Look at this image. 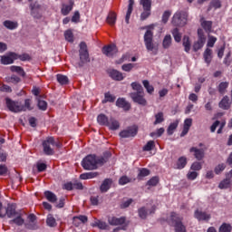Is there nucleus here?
<instances>
[{"label":"nucleus","instance_id":"nucleus-1","mask_svg":"<svg viewBox=\"0 0 232 232\" xmlns=\"http://www.w3.org/2000/svg\"><path fill=\"white\" fill-rule=\"evenodd\" d=\"M130 86L134 91V92L130 93V97L133 102L140 104V106H147L148 101L145 98L144 88H142V85L137 82H134L130 84Z\"/></svg>","mask_w":232,"mask_h":232},{"label":"nucleus","instance_id":"nucleus-2","mask_svg":"<svg viewBox=\"0 0 232 232\" xmlns=\"http://www.w3.org/2000/svg\"><path fill=\"white\" fill-rule=\"evenodd\" d=\"M106 159L104 157L95 156L94 154H90L85 157L82 161V166L83 169L86 170H93L97 169L99 166H102L105 164Z\"/></svg>","mask_w":232,"mask_h":232},{"label":"nucleus","instance_id":"nucleus-3","mask_svg":"<svg viewBox=\"0 0 232 232\" xmlns=\"http://www.w3.org/2000/svg\"><path fill=\"white\" fill-rule=\"evenodd\" d=\"M42 146L45 155H53L55 153V148L59 150V148L63 147V143L55 140V138L49 136L42 142Z\"/></svg>","mask_w":232,"mask_h":232},{"label":"nucleus","instance_id":"nucleus-4","mask_svg":"<svg viewBox=\"0 0 232 232\" xmlns=\"http://www.w3.org/2000/svg\"><path fill=\"white\" fill-rule=\"evenodd\" d=\"M184 218L179 216L177 212H171L169 218V224L174 227L175 232H187L186 225H184Z\"/></svg>","mask_w":232,"mask_h":232},{"label":"nucleus","instance_id":"nucleus-5","mask_svg":"<svg viewBox=\"0 0 232 232\" xmlns=\"http://www.w3.org/2000/svg\"><path fill=\"white\" fill-rule=\"evenodd\" d=\"M79 55L80 63L78 64L80 67H82L87 63H90V53H88V45H86V43L84 42H82L80 44Z\"/></svg>","mask_w":232,"mask_h":232},{"label":"nucleus","instance_id":"nucleus-6","mask_svg":"<svg viewBox=\"0 0 232 232\" xmlns=\"http://www.w3.org/2000/svg\"><path fill=\"white\" fill-rule=\"evenodd\" d=\"M187 23L188 14L182 11H177L171 19V24L173 26H185Z\"/></svg>","mask_w":232,"mask_h":232},{"label":"nucleus","instance_id":"nucleus-7","mask_svg":"<svg viewBox=\"0 0 232 232\" xmlns=\"http://www.w3.org/2000/svg\"><path fill=\"white\" fill-rule=\"evenodd\" d=\"M7 215L8 218H14V217H17L19 213L15 210V205H8L7 208L3 207V203H0V218H4V217Z\"/></svg>","mask_w":232,"mask_h":232},{"label":"nucleus","instance_id":"nucleus-8","mask_svg":"<svg viewBox=\"0 0 232 232\" xmlns=\"http://www.w3.org/2000/svg\"><path fill=\"white\" fill-rule=\"evenodd\" d=\"M144 34V43L148 52H153L155 50V44H153V25H150Z\"/></svg>","mask_w":232,"mask_h":232},{"label":"nucleus","instance_id":"nucleus-9","mask_svg":"<svg viewBox=\"0 0 232 232\" xmlns=\"http://www.w3.org/2000/svg\"><path fill=\"white\" fill-rule=\"evenodd\" d=\"M5 104L8 108L9 111H12L13 113H19L23 111V104L19 102H15L10 98H5Z\"/></svg>","mask_w":232,"mask_h":232},{"label":"nucleus","instance_id":"nucleus-10","mask_svg":"<svg viewBox=\"0 0 232 232\" xmlns=\"http://www.w3.org/2000/svg\"><path fill=\"white\" fill-rule=\"evenodd\" d=\"M204 44H206V34H204V30L198 29V41L193 44L194 52H198V50L204 48Z\"/></svg>","mask_w":232,"mask_h":232},{"label":"nucleus","instance_id":"nucleus-11","mask_svg":"<svg viewBox=\"0 0 232 232\" xmlns=\"http://www.w3.org/2000/svg\"><path fill=\"white\" fill-rule=\"evenodd\" d=\"M139 131L136 126L129 127L126 130H123L120 132V137L121 139H128L130 137H135Z\"/></svg>","mask_w":232,"mask_h":232},{"label":"nucleus","instance_id":"nucleus-12","mask_svg":"<svg viewBox=\"0 0 232 232\" xmlns=\"http://www.w3.org/2000/svg\"><path fill=\"white\" fill-rule=\"evenodd\" d=\"M110 226H128L126 224V217L117 218L115 216L108 217Z\"/></svg>","mask_w":232,"mask_h":232},{"label":"nucleus","instance_id":"nucleus-13","mask_svg":"<svg viewBox=\"0 0 232 232\" xmlns=\"http://www.w3.org/2000/svg\"><path fill=\"white\" fill-rule=\"evenodd\" d=\"M31 8V15L34 17V19H41L43 17V13L41 12V5L39 3L34 2L30 4Z\"/></svg>","mask_w":232,"mask_h":232},{"label":"nucleus","instance_id":"nucleus-14","mask_svg":"<svg viewBox=\"0 0 232 232\" xmlns=\"http://www.w3.org/2000/svg\"><path fill=\"white\" fill-rule=\"evenodd\" d=\"M14 61H17V53H9L7 55L1 56L2 64H14Z\"/></svg>","mask_w":232,"mask_h":232},{"label":"nucleus","instance_id":"nucleus-15","mask_svg":"<svg viewBox=\"0 0 232 232\" xmlns=\"http://www.w3.org/2000/svg\"><path fill=\"white\" fill-rule=\"evenodd\" d=\"M205 151H206V149H198L197 147H192L189 150V152L193 153L197 160H202V159H204Z\"/></svg>","mask_w":232,"mask_h":232},{"label":"nucleus","instance_id":"nucleus-16","mask_svg":"<svg viewBox=\"0 0 232 232\" xmlns=\"http://www.w3.org/2000/svg\"><path fill=\"white\" fill-rule=\"evenodd\" d=\"M201 27L207 32L208 34H211V30L213 29V22L212 21H207L202 16L199 20Z\"/></svg>","mask_w":232,"mask_h":232},{"label":"nucleus","instance_id":"nucleus-17","mask_svg":"<svg viewBox=\"0 0 232 232\" xmlns=\"http://www.w3.org/2000/svg\"><path fill=\"white\" fill-rule=\"evenodd\" d=\"M116 52H117V46L113 44L107 45L102 48V53H104V55H106L107 57H113Z\"/></svg>","mask_w":232,"mask_h":232},{"label":"nucleus","instance_id":"nucleus-18","mask_svg":"<svg viewBox=\"0 0 232 232\" xmlns=\"http://www.w3.org/2000/svg\"><path fill=\"white\" fill-rule=\"evenodd\" d=\"M116 106H118V108H122L125 111H128L131 108V104H130L124 98H119L116 101Z\"/></svg>","mask_w":232,"mask_h":232},{"label":"nucleus","instance_id":"nucleus-19","mask_svg":"<svg viewBox=\"0 0 232 232\" xmlns=\"http://www.w3.org/2000/svg\"><path fill=\"white\" fill-rule=\"evenodd\" d=\"M73 0H70L69 5L63 4L61 9L62 15H68L73 10Z\"/></svg>","mask_w":232,"mask_h":232},{"label":"nucleus","instance_id":"nucleus-20","mask_svg":"<svg viewBox=\"0 0 232 232\" xmlns=\"http://www.w3.org/2000/svg\"><path fill=\"white\" fill-rule=\"evenodd\" d=\"M192 124H193V120L191 118L186 119L184 121L183 130L180 134V137H185V135H188L189 131V128H191Z\"/></svg>","mask_w":232,"mask_h":232},{"label":"nucleus","instance_id":"nucleus-21","mask_svg":"<svg viewBox=\"0 0 232 232\" xmlns=\"http://www.w3.org/2000/svg\"><path fill=\"white\" fill-rule=\"evenodd\" d=\"M109 75L113 81H124V74L115 69L111 70Z\"/></svg>","mask_w":232,"mask_h":232},{"label":"nucleus","instance_id":"nucleus-22","mask_svg":"<svg viewBox=\"0 0 232 232\" xmlns=\"http://www.w3.org/2000/svg\"><path fill=\"white\" fill-rule=\"evenodd\" d=\"M86 222H88V217L86 216L80 215L72 218V224L76 226V227H79L81 224H86Z\"/></svg>","mask_w":232,"mask_h":232},{"label":"nucleus","instance_id":"nucleus-23","mask_svg":"<svg viewBox=\"0 0 232 232\" xmlns=\"http://www.w3.org/2000/svg\"><path fill=\"white\" fill-rule=\"evenodd\" d=\"M111 184H113L111 179H105L100 187V191L106 193L111 188Z\"/></svg>","mask_w":232,"mask_h":232},{"label":"nucleus","instance_id":"nucleus-24","mask_svg":"<svg viewBox=\"0 0 232 232\" xmlns=\"http://www.w3.org/2000/svg\"><path fill=\"white\" fill-rule=\"evenodd\" d=\"M106 126L109 130L115 131L121 128V123H119V121L115 120V118H110Z\"/></svg>","mask_w":232,"mask_h":232},{"label":"nucleus","instance_id":"nucleus-25","mask_svg":"<svg viewBox=\"0 0 232 232\" xmlns=\"http://www.w3.org/2000/svg\"><path fill=\"white\" fill-rule=\"evenodd\" d=\"M194 217L198 220H209V218H211V215L208 214L207 212L200 211L198 209L195 211Z\"/></svg>","mask_w":232,"mask_h":232},{"label":"nucleus","instance_id":"nucleus-26","mask_svg":"<svg viewBox=\"0 0 232 232\" xmlns=\"http://www.w3.org/2000/svg\"><path fill=\"white\" fill-rule=\"evenodd\" d=\"M218 106L221 108V110H229V108H231V102H229V97L224 96L219 102Z\"/></svg>","mask_w":232,"mask_h":232},{"label":"nucleus","instance_id":"nucleus-27","mask_svg":"<svg viewBox=\"0 0 232 232\" xmlns=\"http://www.w3.org/2000/svg\"><path fill=\"white\" fill-rule=\"evenodd\" d=\"M229 88V82H221L218 87L217 90L220 95H225L227 93V89Z\"/></svg>","mask_w":232,"mask_h":232},{"label":"nucleus","instance_id":"nucleus-28","mask_svg":"<svg viewBox=\"0 0 232 232\" xmlns=\"http://www.w3.org/2000/svg\"><path fill=\"white\" fill-rule=\"evenodd\" d=\"M106 21L110 26H115V23H117V13L111 11L107 16Z\"/></svg>","mask_w":232,"mask_h":232},{"label":"nucleus","instance_id":"nucleus-29","mask_svg":"<svg viewBox=\"0 0 232 232\" xmlns=\"http://www.w3.org/2000/svg\"><path fill=\"white\" fill-rule=\"evenodd\" d=\"M182 44L184 47V51L187 53H189V51L191 50V40L189 39V36L185 35L182 40Z\"/></svg>","mask_w":232,"mask_h":232},{"label":"nucleus","instance_id":"nucleus-30","mask_svg":"<svg viewBox=\"0 0 232 232\" xmlns=\"http://www.w3.org/2000/svg\"><path fill=\"white\" fill-rule=\"evenodd\" d=\"M133 5H135V1L129 0L128 10H127V14L125 16V21H126L127 24L130 23V17H131V12H133Z\"/></svg>","mask_w":232,"mask_h":232},{"label":"nucleus","instance_id":"nucleus-31","mask_svg":"<svg viewBox=\"0 0 232 232\" xmlns=\"http://www.w3.org/2000/svg\"><path fill=\"white\" fill-rule=\"evenodd\" d=\"M203 57L205 59V63H207V64H210L213 59V51L209 48H207L204 52Z\"/></svg>","mask_w":232,"mask_h":232},{"label":"nucleus","instance_id":"nucleus-32","mask_svg":"<svg viewBox=\"0 0 232 232\" xmlns=\"http://www.w3.org/2000/svg\"><path fill=\"white\" fill-rule=\"evenodd\" d=\"M110 119L105 114H99L97 117V122L100 126H107Z\"/></svg>","mask_w":232,"mask_h":232},{"label":"nucleus","instance_id":"nucleus-33","mask_svg":"<svg viewBox=\"0 0 232 232\" xmlns=\"http://www.w3.org/2000/svg\"><path fill=\"white\" fill-rule=\"evenodd\" d=\"M95 177H99V172H86L80 175V179L82 180H88L90 179H95Z\"/></svg>","mask_w":232,"mask_h":232},{"label":"nucleus","instance_id":"nucleus-34","mask_svg":"<svg viewBox=\"0 0 232 232\" xmlns=\"http://www.w3.org/2000/svg\"><path fill=\"white\" fill-rule=\"evenodd\" d=\"M154 119H155V121L153 122L154 126H157V124H162V122H164V121H165L164 112L160 111V112L156 113L154 115Z\"/></svg>","mask_w":232,"mask_h":232},{"label":"nucleus","instance_id":"nucleus-35","mask_svg":"<svg viewBox=\"0 0 232 232\" xmlns=\"http://www.w3.org/2000/svg\"><path fill=\"white\" fill-rule=\"evenodd\" d=\"M142 84L147 91V93H149L150 95H153V92H155V88L153 87V85L150 84V82L148 80H143Z\"/></svg>","mask_w":232,"mask_h":232},{"label":"nucleus","instance_id":"nucleus-36","mask_svg":"<svg viewBox=\"0 0 232 232\" xmlns=\"http://www.w3.org/2000/svg\"><path fill=\"white\" fill-rule=\"evenodd\" d=\"M4 26H5V28H7V30H15V28H17V26H19V24H17V22H12L10 20H5L4 22Z\"/></svg>","mask_w":232,"mask_h":232},{"label":"nucleus","instance_id":"nucleus-37","mask_svg":"<svg viewBox=\"0 0 232 232\" xmlns=\"http://www.w3.org/2000/svg\"><path fill=\"white\" fill-rule=\"evenodd\" d=\"M92 227H99V229H108V224H106L104 221L95 219V221L92 223Z\"/></svg>","mask_w":232,"mask_h":232},{"label":"nucleus","instance_id":"nucleus-38","mask_svg":"<svg viewBox=\"0 0 232 232\" xmlns=\"http://www.w3.org/2000/svg\"><path fill=\"white\" fill-rule=\"evenodd\" d=\"M44 197L49 202H52L53 204L57 202V196H55V194H53L52 191H45Z\"/></svg>","mask_w":232,"mask_h":232},{"label":"nucleus","instance_id":"nucleus-39","mask_svg":"<svg viewBox=\"0 0 232 232\" xmlns=\"http://www.w3.org/2000/svg\"><path fill=\"white\" fill-rule=\"evenodd\" d=\"M229 186H231V178H227L219 183L218 188L219 189H227Z\"/></svg>","mask_w":232,"mask_h":232},{"label":"nucleus","instance_id":"nucleus-40","mask_svg":"<svg viewBox=\"0 0 232 232\" xmlns=\"http://www.w3.org/2000/svg\"><path fill=\"white\" fill-rule=\"evenodd\" d=\"M11 72L18 73L19 75H22V77H24L26 73L24 72V69L21 66L13 65L10 67Z\"/></svg>","mask_w":232,"mask_h":232},{"label":"nucleus","instance_id":"nucleus-41","mask_svg":"<svg viewBox=\"0 0 232 232\" xmlns=\"http://www.w3.org/2000/svg\"><path fill=\"white\" fill-rule=\"evenodd\" d=\"M186 164H188V159H186V157H180L177 162V169H184V168H186Z\"/></svg>","mask_w":232,"mask_h":232},{"label":"nucleus","instance_id":"nucleus-42","mask_svg":"<svg viewBox=\"0 0 232 232\" xmlns=\"http://www.w3.org/2000/svg\"><path fill=\"white\" fill-rule=\"evenodd\" d=\"M177 128H179V121H176L170 123L167 130L168 135H173V133H175V130H177Z\"/></svg>","mask_w":232,"mask_h":232},{"label":"nucleus","instance_id":"nucleus-43","mask_svg":"<svg viewBox=\"0 0 232 232\" xmlns=\"http://www.w3.org/2000/svg\"><path fill=\"white\" fill-rule=\"evenodd\" d=\"M139 171H140L139 174H138L139 180H141V179H144V177L150 176V174L151 173L150 171V169H148L146 168L140 169Z\"/></svg>","mask_w":232,"mask_h":232},{"label":"nucleus","instance_id":"nucleus-44","mask_svg":"<svg viewBox=\"0 0 232 232\" xmlns=\"http://www.w3.org/2000/svg\"><path fill=\"white\" fill-rule=\"evenodd\" d=\"M171 41H172V39H171L170 34L165 35L163 42H162L163 48H165V49L169 48L171 46Z\"/></svg>","mask_w":232,"mask_h":232},{"label":"nucleus","instance_id":"nucleus-45","mask_svg":"<svg viewBox=\"0 0 232 232\" xmlns=\"http://www.w3.org/2000/svg\"><path fill=\"white\" fill-rule=\"evenodd\" d=\"M56 79H57V82L62 85L68 84L69 82L68 76L66 75L57 74Z\"/></svg>","mask_w":232,"mask_h":232},{"label":"nucleus","instance_id":"nucleus-46","mask_svg":"<svg viewBox=\"0 0 232 232\" xmlns=\"http://www.w3.org/2000/svg\"><path fill=\"white\" fill-rule=\"evenodd\" d=\"M222 6V3L220 2V0H212L208 11L209 12V10H211L212 8H215V10L221 8Z\"/></svg>","mask_w":232,"mask_h":232},{"label":"nucleus","instance_id":"nucleus-47","mask_svg":"<svg viewBox=\"0 0 232 232\" xmlns=\"http://www.w3.org/2000/svg\"><path fill=\"white\" fill-rule=\"evenodd\" d=\"M218 39L217 37L208 34V42H207V46L208 48H213V46H215V43H217Z\"/></svg>","mask_w":232,"mask_h":232},{"label":"nucleus","instance_id":"nucleus-48","mask_svg":"<svg viewBox=\"0 0 232 232\" xmlns=\"http://www.w3.org/2000/svg\"><path fill=\"white\" fill-rule=\"evenodd\" d=\"M172 35H173L174 41H176V43H180V41H182V34H180V32H179V28H175L172 31Z\"/></svg>","mask_w":232,"mask_h":232},{"label":"nucleus","instance_id":"nucleus-49","mask_svg":"<svg viewBox=\"0 0 232 232\" xmlns=\"http://www.w3.org/2000/svg\"><path fill=\"white\" fill-rule=\"evenodd\" d=\"M16 218H14L10 221V224H16V226H23L24 224V219L21 217V214L15 216Z\"/></svg>","mask_w":232,"mask_h":232},{"label":"nucleus","instance_id":"nucleus-50","mask_svg":"<svg viewBox=\"0 0 232 232\" xmlns=\"http://www.w3.org/2000/svg\"><path fill=\"white\" fill-rule=\"evenodd\" d=\"M23 111H32L34 110V107L32 106V100L31 99H26L24 101V105H23Z\"/></svg>","mask_w":232,"mask_h":232},{"label":"nucleus","instance_id":"nucleus-51","mask_svg":"<svg viewBox=\"0 0 232 232\" xmlns=\"http://www.w3.org/2000/svg\"><path fill=\"white\" fill-rule=\"evenodd\" d=\"M169 17H171V11H165L162 14L161 23H163V24H166L168 21H169Z\"/></svg>","mask_w":232,"mask_h":232},{"label":"nucleus","instance_id":"nucleus-52","mask_svg":"<svg viewBox=\"0 0 232 232\" xmlns=\"http://www.w3.org/2000/svg\"><path fill=\"white\" fill-rule=\"evenodd\" d=\"M155 148V141L154 140H149L145 146H143L142 150L144 151H151Z\"/></svg>","mask_w":232,"mask_h":232},{"label":"nucleus","instance_id":"nucleus-53","mask_svg":"<svg viewBox=\"0 0 232 232\" xmlns=\"http://www.w3.org/2000/svg\"><path fill=\"white\" fill-rule=\"evenodd\" d=\"M19 59L20 61H32V56L28 53L17 54L16 53V60Z\"/></svg>","mask_w":232,"mask_h":232},{"label":"nucleus","instance_id":"nucleus-54","mask_svg":"<svg viewBox=\"0 0 232 232\" xmlns=\"http://www.w3.org/2000/svg\"><path fill=\"white\" fill-rule=\"evenodd\" d=\"M46 224L50 227H55V226H57V221L55 220V218L49 216L46 219Z\"/></svg>","mask_w":232,"mask_h":232},{"label":"nucleus","instance_id":"nucleus-55","mask_svg":"<svg viewBox=\"0 0 232 232\" xmlns=\"http://www.w3.org/2000/svg\"><path fill=\"white\" fill-rule=\"evenodd\" d=\"M143 10H151V0H140Z\"/></svg>","mask_w":232,"mask_h":232},{"label":"nucleus","instance_id":"nucleus-56","mask_svg":"<svg viewBox=\"0 0 232 232\" xmlns=\"http://www.w3.org/2000/svg\"><path fill=\"white\" fill-rule=\"evenodd\" d=\"M64 37L66 41H68V43H73V33L72 32V30H67L64 33Z\"/></svg>","mask_w":232,"mask_h":232},{"label":"nucleus","instance_id":"nucleus-57","mask_svg":"<svg viewBox=\"0 0 232 232\" xmlns=\"http://www.w3.org/2000/svg\"><path fill=\"white\" fill-rule=\"evenodd\" d=\"M190 169H192V171H200L202 169V163L195 161L192 163Z\"/></svg>","mask_w":232,"mask_h":232},{"label":"nucleus","instance_id":"nucleus-58","mask_svg":"<svg viewBox=\"0 0 232 232\" xmlns=\"http://www.w3.org/2000/svg\"><path fill=\"white\" fill-rule=\"evenodd\" d=\"M232 227L229 224L223 223L219 227V232H231Z\"/></svg>","mask_w":232,"mask_h":232},{"label":"nucleus","instance_id":"nucleus-59","mask_svg":"<svg viewBox=\"0 0 232 232\" xmlns=\"http://www.w3.org/2000/svg\"><path fill=\"white\" fill-rule=\"evenodd\" d=\"M5 81L6 82H12L13 84H17V82L21 81V78H19L18 76L13 75L11 77L5 78Z\"/></svg>","mask_w":232,"mask_h":232},{"label":"nucleus","instance_id":"nucleus-60","mask_svg":"<svg viewBox=\"0 0 232 232\" xmlns=\"http://www.w3.org/2000/svg\"><path fill=\"white\" fill-rule=\"evenodd\" d=\"M130 182H131V179L130 178H128L127 176H122L119 179L120 186H124L126 184H130Z\"/></svg>","mask_w":232,"mask_h":232},{"label":"nucleus","instance_id":"nucleus-61","mask_svg":"<svg viewBox=\"0 0 232 232\" xmlns=\"http://www.w3.org/2000/svg\"><path fill=\"white\" fill-rule=\"evenodd\" d=\"M224 169H226V164L221 163V164H218L215 168L214 171H215L216 175H220V173H222V171H224Z\"/></svg>","mask_w":232,"mask_h":232},{"label":"nucleus","instance_id":"nucleus-62","mask_svg":"<svg viewBox=\"0 0 232 232\" xmlns=\"http://www.w3.org/2000/svg\"><path fill=\"white\" fill-rule=\"evenodd\" d=\"M105 100L103 102H115V96L111 95L110 92L104 94Z\"/></svg>","mask_w":232,"mask_h":232},{"label":"nucleus","instance_id":"nucleus-63","mask_svg":"<svg viewBox=\"0 0 232 232\" xmlns=\"http://www.w3.org/2000/svg\"><path fill=\"white\" fill-rule=\"evenodd\" d=\"M71 21H72V23H80V21H81V13H79V11H75L73 15L72 16Z\"/></svg>","mask_w":232,"mask_h":232},{"label":"nucleus","instance_id":"nucleus-64","mask_svg":"<svg viewBox=\"0 0 232 232\" xmlns=\"http://www.w3.org/2000/svg\"><path fill=\"white\" fill-rule=\"evenodd\" d=\"M159 184V177H152L148 182L147 186H157Z\"/></svg>","mask_w":232,"mask_h":232}]
</instances>
